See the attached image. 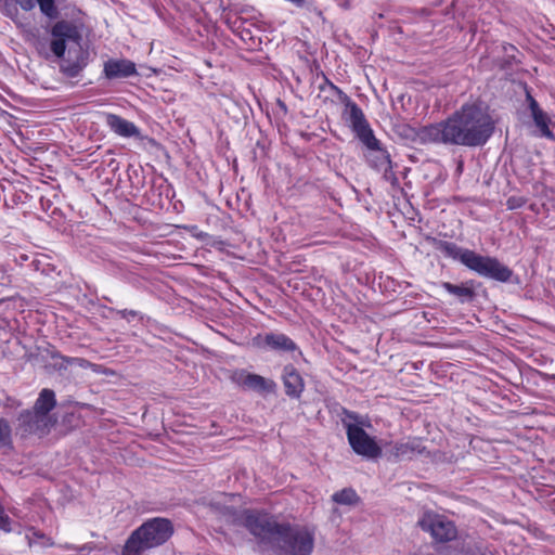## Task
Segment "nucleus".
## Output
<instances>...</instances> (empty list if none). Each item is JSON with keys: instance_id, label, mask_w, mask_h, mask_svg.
Instances as JSON below:
<instances>
[{"instance_id": "nucleus-1", "label": "nucleus", "mask_w": 555, "mask_h": 555, "mask_svg": "<svg viewBox=\"0 0 555 555\" xmlns=\"http://www.w3.org/2000/svg\"><path fill=\"white\" fill-rule=\"evenodd\" d=\"M494 131V122L479 104H465L449 118L422 127L417 132L422 143L459 146H482Z\"/></svg>"}, {"instance_id": "nucleus-2", "label": "nucleus", "mask_w": 555, "mask_h": 555, "mask_svg": "<svg viewBox=\"0 0 555 555\" xmlns=\"http://www.w3.org/2000/svg\"><path fill=\"white\" fill-rule=\"evenodd\" d=\"M243 525L254 535L259 552L266 555H311L314 531L308 527L281 525L267 514L246 511Z\"/></svg>"}, {"instance_id": "nucleus-3", "label": "nucleus", "mask_w": 555, "mask_h": 555, "mask_svg": "<svg viewBox=\"0 0 555 555\" xmlns=\"http://www.w3.org/2000/svg\"><path fill=\"white\" fill-rule=\"evenodd\" d=\"M50 51L44 55H54L60 62L61 72L69 77H77L88 64V55L80 47L81 36L70 22H56L51 29Z\"/></svg>"}, {"instance_id": "nucleus-4", "label": "nucleus", "mask_w": 555, "mask_h": 555, "mask_svg": "<svg viewBox=\"0 0 555 555\" xmlns=\"http://www.w3.org/2000/svg\"><path fill=\"white\" fill-rule=\"evenodd\" d=\"M437 249L446 257L460 261L480 276L499 282H507L513 275V271L496 258L481 256L474 250L462 248L452 242L440 241L437 244Z\"/></svg>"}, {"instance_id": "nucleus-5", "label": "nucleus", "mask_w": 555, "mask_h": 555, "mask_svg": "<svg viewBox=\"0 0 555 555\" xmlns=\"http://www.w3.org/2000/svg\"><path fill=\"white\" fill-rule=\"evenodd\" d=\"M437 249L446 257L460 261L480 276L499 282H507L513 275V271L496 258L481 256L474 250L462 248L452 242L440 241L437 244Z\"/></svg>"}, {"instance_id": "nucleus-6", "label": "nucleus", "mask_w": 555, "mask_h": 555, "mask_svg": "<svg viewBox=\"0 0 555 555\" xmlns=\"http://www.w3.org/2000/svg\"><path fill=\"white\" fill-rule=\"evenodd\" d=\"M173 533L170 520L155 517L143 522L127 539L121 555H140L164 544Z\"/></svg>"}, {"instance_id": "nucleus-7", "label": "nucleus", "mask_w": 555, "mask_h": 555, "mask_svg": "<svg viewBox=\"0 0 555 555\" xmlns=\"http://www.w3.org/2000/svg\"><path fill=\"white\" fill-rule=\"evenodd\" d=\"M346 418L343 425L346 429L347 440L352 451L364 459L376 460L382 456V447L377 443L375 437L366 433V428H372L371 421L358 413L345 411Z\"/></svg>"}, {"instance_id": "nucleus-8", "label": "nucleus", "mask_w": 555, "mask_h": 555, "mask_svg": "<svg viewBox=\"0 0 555 555\" xmlns=\"http://www.w3.org/2000/svg\"><path fill=\"white\" fill-rule=\"evenodd\" d=\"M331 88L338 93L340 101L345 104L343 118L354 132L356 137L361 143L367 142L369 144H375L374 132L361 107L335 85L332 83Z\"/></svg>"}, {"instance_id": "nucleus-9", "label": "nucleus", "mask_w": 555, "mask_h": 555, "mask_svg": "<svg viewBox=\"0 0 555 555\" xmlns=\"http://www.w3.org/2000/svg\"><path fill=\"white\" fill-rule=\"evenodd\" d=\"M417 526L428 532L436 542H449L456 538L457 530L453 521L431 511L424 512Z\"/></svg>"}, {"instance_id": "nucleus-10", "label": "nucleus", "mask_w": 555, "mask_h": 555, "mask_svg": "<svg viewBox=\"0 0 555 555\" xmlns=\"http://www.w3.org/2000/svg\"><path fill=\"white\" fill-rule=\"evenodd\" d=\"M17 421L23 435L42 436L49 431L51 426V416H43L34 410L23 411Z\"/></svg>"}, {"instance_id": "nucleus-11", "label": "nucleus", "mask_w": 555, "mask_h": 555, "mask_svg": "<svg viewBox=\"0 0 555 555\" xmlns=\"http://www.w3.org/2000/svg\"><path fill=\"white\" fill-rule=\"evenodd\" d=\"M233 379L237 385L260 393L273 392L276 387L273 380L246 371L236 372Z\"/></svg>"}, {"instance_id": "nucleus-12", "label": "nucleus", "mask_w": 555, "mask_h": 555, "mask_svg": "<svg viewBox=\"0 0 555 555\" xmlns=\"http://www.w3.org/2000/svg\"><path fill=\"white\" fill-rule=\"evenodd\" d=\"M367 149L366 159L371 167L378 171L387 172L391 169L389 153L382 146L378 139L375 138V144L362 143Z\"/></svg>"}, {"instance_id": "nucleus-13", "label": "nucleus", "mask_w": 555, "mask_h": 555, "mask_svg": "<svg viewBox=\"0 0 555 555\" xmlns=\"http://www.w3.org/2000/svg\"><path fill=\"white\" fill-rule=\"evenodd\" d=\"M256 340L258 346L267 347L274 351L288 352L297 350L295 341L283 333H268L264 336H258Z\"/></svg>"}, {"instance_id": "nucleus-14", "label": "nucleus", "mask_w": 555, "mask_h": 555, "mask_svg": "<svg viewBox=\"0 0 555 555\" xmlns=\"http://www.w3.org/2000/svg\"><path fill=\"white\" fill-rule=\"evenodd\" d=\"M420 439H409L408 441L396 442L389 451V460L400 462L412 460L415 455L424 451Z\"/></svg>"}, {"instance_id": "nucleus-15", "label": "nucleus", "mask_w": 555, "mask_h": 555, "mask_svg": "<svg viewBox=\"0 0 555 555\" xmlns=\"http://www.w3.org/2000/svg\"><path fill=\"white\" fill-rule=\"evenodd\" d=\"M106 126L117 135L132 138L140 135V129L132 122L119 115L107 113L105 115Z\"/></svg>"}, {"instance_id": "nucleus-16", "label": "nucleus", "mask_w": 555, "mask_h": 555, "mask_svg": "<svg viewBox=\"0 0 555 555\" xmlns=\"http://www.w3.org/2000/svg\"><path fill=\"white\" fill-rule=\"evenodd\" d=\"M282 379L286 395L298 399L305 389V383L299 372L293 365H286L283 370Z\"/></svg>"}, {"instance_id": "nucleus-17", "label": "nucleus", "mask_w": 555, "mask_h": 555, "mask_svg": "<svg viewBox=\"0 0 555 555\" xmlns=\"http://www.w3.org/2000/svg\"><path fill=\"white\" fill-rule=\"evenodd\" d=\"M104 74L108 79L127 78L135 75L137 68L129 60H108L104 64Z\"/></svg>"}, {"instance_id": "nucleus-18", "label": "nucleus", "mask_w": 555, "mask_h": 555, "mask_svg": "<svg viewBox=\"0 0 555 555\" xmlns=\"http://www.w3.org/2000/svg\"><path fill=\"white\" fill-rule=\"evenodd\" d=\"M55 405L56 399L54 391L49 388H44L40 391L33 410L43 416H50L49 413L55 408Z\"/></svg>"}, {"instance_id": "nucleus-19", "label": "nucleus", "mask_w": 555, "mask_h": 555, "mask_svg": "<svg viewBox=\"0 0 555 555\" xmlns=\"http://www.w3.org/2000/svg\"><path fill=\"white\" fill-rule=\"evenodd\" d=\"M442 287L451 295L460 298L462 301L470 300L474 297V291L464 285H455L450 282H443Z\"/></svg>"}, {"instance_id": "nucleus-20", "label": "nucleus", "mask_w": 555, "mask_h": 555, "mask_svg": "<svg viewBox=\"0 0 555 555\" xmlns=\"http://www.w3.org/2000/svg\"><path fill=\"white\" fill-rule=\"evenodd\" d=\"M332 499L338 504L352 505L358 501V495L352 489H343L335 492Z\"/></svg>"}, {"instance_id": "nucleus-21", "label": "nucleus", "mask_w": 555, "mask_h": 555, "mask_svg": "<svg viewBox=\"0 0 555 555\" xmlns=\"http://www.w3.org/2000/svg\"><path fill=\"white\" fill-rule=\"evenodd\" d=\"M532 118L544 137L553 138V132L548 128V117L544 112H538V114L532 115Z\"/></svg>"}, {"instance_id": "nucleus-22", "label": "nucleus", "mask_w": 555, "mask_h": 555, "mask_svg": "<svg viewBox=\"0 0 555 555\" xmlns=\"http://www.w3.org/2000/svg\"><path fill=\"white\" fill-rule=\"evenodd\" d=\"M39 4L40 11L42 14L48 16L49 18H56L57 17V9L54 4V0H36Z\"/></svg>"}, {"instance_id": "nucleus-23", "label": "nucleus", "mask_w": 555, "mask_h": 555, "mask_svg": "<svg viewBox=\"0 0 555 555\" xmlns=\"http://www.w3.org/2000/svg\"><path fill=\"white\" fill-rule=\"evenodd\" d=\"M11 435V427L7 420L0 418V443H4L9 440Z\"/></svg>"}, {"instance_id": "nucleus-24", "label": "nucleus", "mask_w": 555, "mask_h": 555, "mask_svg": "<svg viewBox=\"0 0 555 555\" xmlns=\"http://www.w3.org/2000/svg\"><path fill=\"white\" fill-rule=\"evenodd\" d=\"M63 365H78L80 367H87L89 365V362L82 358H69V357H62Z\"/></svg>"}, {"instance_id": "nucleus-25", "label": "nucleus", "mask_w": 555, "mask_h": 555, "mask_svg": "<svg viewBox=\"0 0 555 555\" xmlns=\"http://www.w3.org/2000/svg\"><path fill=\"white\" fill-rule=\"evenodd\" d=\"M0 8L7 16L13 17L16 13V5L13 0H7L5 2H2Z\"/></svg>"}, {"instance_id": "nucleus-26", "label": "nucleus", "mask_w": 555, "mask_h": 555, "mask_svg": "<svg viewBox=\"0 0 555 555\" xmlns=\"http://www.w3.org/2000/svg\"><path fill=\"white\" fill-rule=\"evenodd\" d=\"M34 538L41 540L42 542L40 544L42 546H52L53 545V542L51 541L50 538H48L43 533H40V532H37V531L33 532V537L31 538L28 537L30 545L33 544V539Z\"/></svg>"}, {"instance_id": "nucleus-27", "label": "nucleus", "mask_w": 555, "mask_h": 555, "mask_svg": "<svg viewBox=\"0 0 555 555\" xmlns=\"http://www.w3.org/2000/svg\"><path fill=\"white\" fill-rule=\"evenodd\" d=\"M527 101L529 103V108L531 111V115L538 114V112H543L538 102L531 96L530 93H527Z\"/></svg>"}, {"instance_id": "nucleus-28", "label": "nucleus", "mask_w": 555, "mask_h": 555, "mask_svg": "<svg viewBox=\"0 0 555 555\" xmlns=\"http://www.w3.org/2000/svg\"><path fill=\"white\" fill-rule=\"evenodd\" d=\"M15 3L20 4V7L25 10L29 11L35 8V0H14Z\"/></svg>"}, {"instance_id": "nucleus-29", "label": "nucleus", "mask_w": 555, "mask_h": 555, "mask_svg": "<svg viewBox=\"0 0 555 555\" xmlns=\"http://www.w3.org/2000/svg\"><path fill=\"white\" fill-rule=\"evenodd\" d=\"M119 314L121 318L126 319L127 321H130L132 318H135L138 315V312L134 310H121L119 311Z\"/></svg>"}, {"instance_id": "nucleus-30", "label": "nucleus", "mask_w": 555, "mask_h": 555, "mask_svg": "<svg viewBox=\"0 0 555 555\" xmlns=\"http://www.w3.org/2000/svg\"><path fill=\"white\" fill-rule=\"evenodd\" d=\"M220 514L225 517H232L234 515V509L232 507L224 506L220 509Z\"/></svg>"}, {"instance_id": "nucleus-31", "label": "nucleus", "mask_w": 555, "mask_h": 555, "mask_svg": "<svg viewBox=\"0 0 555 555\" xmlns=\"http://www.w3.org/2000/svg\"><path fill=\"white\" fill-rule=\"evenodd\" d=\"M474 555H487L480 547L477 548V554Z\"/></svg>"}, {"instance_id": "nucleus-32", "label": "nucleus", "mask_w": 555, "mask_h": 555, "mask_svg": "<svg viewBox=\"0 0 555 555\" xmlns=\"http://www.w3.org/2000/svg\"><path fill=\"white\" fill-rule=\"evenodd\" d=\"M7 0H0V4H2V2H5Z\"/></svg>"}]
</instances>
